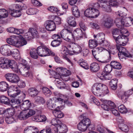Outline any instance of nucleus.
Segmentation results:
<instances>
[{
	"mask_svg": "<svg viewBox=\"0 0 133 133\" xmlns=\"http://www.w3.org/2000/svg\"><path fill=\"white\" fill-rule=\"evenodd\" d=\"M84 114L81 115V117H83L82 120L77 124L78 129L82 132H85L88 128L90 131H93L95 129L94 126L91 124V122L88 118H84Z\"/></svg>",
	"mask_w": 133,
	"mask_h": 133,
	"instance_id": "obj_1",
	"label": "nucleus"
},
{
	"mask_svg": "<svg viewBox=\"0 0 133 133\" xmlns=\"http://www.w3.org/2000/svg\"><path fill=\"white\" fill-rule=\"evenodd\" d=\"M92 90L93 93L97 96H101L103 94V96L109 93L107 87L105 85L101 83H96L94 84L92 87Z\"/></svg>",
	"mask_w": 133,
	"mask_h": 133,
	"instance_id": "obj_2",
	"label": "nucleus"
},
{
	"mask_svg": "<svg viewBox=\"0 0 133 133\" xmlns=\"http://www.w3.org/2000/svg\"><path fill=\"white\" fill-rule=\"evenodd\" d=\"M68 130L66 125L61 122L57 128L52 130L49 126H46L45 129L41 130L40 133H65Z\"/></svg>",
	"mask_w": 133,
	"mask_h": 133,
	"instance_id": "obj_3",
	"label": "nucleus"
},
{
	"mask_svg": "<svg viewBox=\"0 0 133 133\" xmlns=\"http://www.w3.org/2000/svg\"><path fill=\"white\" fill-rule=\"evenodd\" d=\"M116 15L117 16L121 17L122 19H123V26L128 27L130 26L131 25L129 22H131V24H133V19L130 17L128 18L125 17L127 14L121 11H118L116 12Z\"/></svg>",
	"mask_w": 133,
	"mask_h": 133,
	"instance_id": "obj_4",
	"label": "nucleus"
},
{
	"mask_svg": "<svg viewBox=\"0 0 133 133\" xmlns=\"http://www.w3.org/2000/svg\"><path fill=\"white\" fill-rule=\"evenodd\" d=\"M35 114V111L32 109L23 110L21 112L18 117L21 120H25L28 118L33 115Z\"/></svg>",
	"mask_w": 133,
	"mask_h": 133,
	"instance_id": "obj_5",
	"label": "nucleus"
},
{
	"mask_svg": "<svg viewBox=\"0 0 133 133\" xmlns=\"http://www.w3.org/2000/svg\"><path fill=\"white\" fill-rule=\"evenodd\" d=\"M112 69L111 65H107L105 67L103 71L99 74L98 75V77L102 80L109 79L108 76L109 74Z\"/></svg>",
	"mask_w": 133,
	"mask_h": 133,
	"instance_id": "obj_6",
	"label": "nucleus"
},
{
	"mask_svg": "<svg viewBox=\"0 0 133 133\" xmlns=\"http://www.w3.org/2000/svg\"><path fill=\"white\" fill-rule=\"evenodd\" d=\"M60 34L61 37L67 41L71 42L73 40V34L70 30L64 29L61 31Z\"/></svg>",
	"mask_w": 133,
	"mask_h": 133,
	"instance_id": "obj_7",
	"label": "nucleus"
},
{
	"mask_svg": "<svg viewBox=\"0 0 133 133\" xmlns=\"http://www.w3.org/2000/svg\"><path fill=\"white\" fill-rule=\"evenodd\" d=\"M18 72H19L25 77L29 76L30 73L29 70L30 69V66L28 64L24 65L20 63L18 64Z\"/></svg>",
	"mask_w": 133,
	"mask_h": 133,
	"instance_id": "obj_8",
	"label": "nucleus"
},
{
	"mask_svg": "<svg viewBox=\"0 0 133 133\" xmlns=\"http://www.w3.org/2000/svg\"><path fill=\"white\" fill-rule=\"evenodd\" d=\"M99 14L98 10L92 8H88L84 12V14L86 17L92 18L97 17Z\"/></svg>",
	"mask_w": 133,
	"mask_h": 133,
	"instance_id": "obj_9",
	"label": "nucleus"
},
{
	"mask_svg": "<svg viewBox=\"0 0 133 133\" xmlns=\"http://www.w3.org/2000/svg\"><path fill=\"white\" fill-rule=\"evenodd\" d=\"M114 39L117 44L121 46L125 45L128 41V37L124 35H120Z\"/></svg>",
	"mask_w": 133,
	"mask_h": 133,
	"instance_id": "obj_10",
	"label": "nucleus"
},
{
	"mask_svg": "<svg viewBox=\"0 0 133 133\" xmlns=\"http://www.w3.org/2000/svg\"><path fill=\"white\" fill-rule=\"evenodd\" d=\"M11 46L8 44H5L1 46L0 48L1 53L3 55L9 56L11 54V51L10 49Z\"/></svg>",
	"mask_w": 133,
	"mask_h": 133,
	"instance_id": "obj_11",
	"label": "nucleus"
},
{
	"mask_svg": "<svg viewBox=\"0 0 133 133\" xmlns=\"http://www.w3.org/2000/svg\"><path fill=\"white\" fill-rule=\"evenodd\" d=\"M117 48L120 53V55L119 54H118V56L119 58H121V55H123L126 57H128L129 58L132 57L133 56L131 55L130 53H129L127 51L126 49L124 48L123 47L118 46H117Z\"/></svg>",
	"mask_w": 133,
	"mask_h": 133,
	"instance_id": "obj_12",
	"label": "nucleus"
},
{
	"mask_svg": "<svg viewBox=\"0 0 133 133\" xmlns=\"http://www.w3.org/2000/svg\"><path fill=\"white\" fill-rule=\"evenodd\" d=\"M48 48L46 47L40 46L36 50L38 54L41 56H46L48 54L47 51Z\"/></svg>",
	"mask_w": 133,
	"mask_h": 133,
	"instance_id": "obj_13",
	"label": "nucleus"
},
{
	"mask_svg": "<svg viewBox=\"0 0 133 133\" xmlns=\"http://www.w3.org/2000/svg\"><path fill=\"white\" fill-rule=\"evenodd\" d=\"M46 28L49 31H53L56 29V26L55 23L52 21L49 20L45 22Z\"/></svg>",
	"mask_w": 133,
	"mask_h": 133,
	"instance_id": "obj_14",
	"label": "nucleus"
},
{
	"mask_svg": "<svg viewBox=\"0 0 133 133\" xmlns=\"http://www.w3.org/2000/svg\"><path fill=\"white\" fill-rule=\"evenodd\" d=\"M10 68L16 73H18V64H17L16 62L13 60H9L8 63Z\"/></svg>",
	"mask_w": 133,
	"mask_h": 133,
	"instance_id": "obj_15",
	"label": "nucleus"
},
{
	"mask_svg": "<svg viewBox=\"0 0 133 133\" xmlns=\"http://www.w3.org/2000/svg\"><path fill=\"white\" fill-rule=\"evenodd\" d=\"M94 36L95 38V40L99 44H102L103 41H104L105 35L103 33H99L96 35H94Z\"/></svg>",
	"mask_w": 133,
	"mask_h": 133,
	"instance_id": "obj_16",
	"label": "nucleus"
},
{
	"mask_svg": "<svg viewBox=\"0 0 133 133\" xmlns=\"http://www.w3.org/2000/svg\"><path fill=\"white\" fill-rule=\"evenodd\" d=\"M13 90H14L15 97L17 96H19V97H21L22 98H24L25 97V94L20 90L19 88L17 86H14Z\"/></svg>",
	"mask_w": 133,
	"mask_h": 133,
	"instance_id": "obj_17",
	"label": "nucleus"
},
{
	"mask_svg": "<svg viewBox=\"0 0 133 133\" xmlns=\"http://www.w3.org/2000/svg\"><path fill=\"white\" fill-rule=\"evenodd\" d=\"M113 21L110 17H107L104 20L102 24L104 26L107 28H110L113 25Z\"/></svg>",
	"mask_w": 133,
	"mask_h": 133,
	"instance_id": "obj_18",
	"label": "nucleus"
},
{
	"mask_svg": "<svg viewBox=\"0 0 133 133\" xmlns=\"http://www.w3.org/2000/svg\"><path fill=\"white\" fill-rule=\"evenodd\" d=\"M73 34V39L74 38L78 39L82 37L84 35L82 30L80 28H77L75 30Z\"/></svg>",
	"mask_w": 133,
	"mask_h": 133,
	"instance_id": "obj_19",
	"label": "nucleus"
},
{
	"mask_svg": "<svg viewBox=\"0 0 133 133\" xmlns=\"http://www.w3.org/2000/svg\"><path fill=\"white\" fill-rule=\"evenodd\" d=\"M21 103V100L18 99H13L9 101L8 105H10L13 108H17L19 107Z\"/></svg>",
	"mask_w": 133,
	"mask_h": 133,
	"instance_id": "obj_20",
	"label": "nucleus"
},
{
	"mask_svg": "<svg viewBox=\"0 0 133 133\" xmlns=\"http://www.w3.org/2000/svg\"><path fill=\"white\" fill-rule=\"evenodd\" d=\"M103 49H105L102 47H97L95 48L92 50L91 51L93 56L96 60L99 62H101V61H99L98 60L99 59L97 58V56L98 55L99 52L103 51Z\"/></svg>",
	"mask_w": 133,
	"mask_h": 133,
	"instance_id": "obj_21",
	"label": "nucleus"
},
{
	"mask_svg": "<svg viewBox=\"0 0 133 133\" xmlns=\"http://www.w3.org/2000/svg\"><path fill=\"white\" fill-rule=\"evenodd\" d=\"M27 42L23 38L19 39L18 40L16 39L14 46L17 48L23 46L27 44Z\"/></svg>",
	"mask_w": 133,
	"mask_h": 133,
	"instance_id": "obj_22",
	"label": "nucleus"
},
{
	"mask_svg": "<svg viewBox=\"0 0 133 133\" xmlns=\"http://www.w3.org/2000/svg\"><path fill=\"white\" fill-rule=\"evenodd\" d=\"M9 59L4 57L0 58V67L2 69H6L8 68V63Z\"/></svg>",
	"mask_w": 133,
	"mask_h": 133,
	"instance_id": "obj_23",
	"label": "nucleus"
},
{
	"mask_svg": "<svg viewBox=\"0 0 133 133\" xmlns=\"http://www.w3.org/2000/svg\"><path fill=\"white\" fill-rule=\"evenodd\" d=\"M38 130L36 128L32 126L28 127L25 128L24 133H38Z\"/></svg>",
	"mask_w": 133,
	"mask_h": 133,
	"instance_id": "obj_24",
	"label": "nucleus"
},
{
	"mask_svg": "<svg viewBox=\"0 0 133 133\" xmlns=\"http://www.w3.org/2000/svg\"><path fill=\"white\" fill-rule=\"evenodd\" d=\"M90 68L92 72H96L99 70L100 67L98 64L94 62L90 64Z\"/></svg>",
	"mask_w": 133,
	"mask_h": 133,
	"instance_id": "obj_25",
	"label": "nucleus"
},
{
	"mask_svg": "<svg viewBox=\"0 0 133 133\" xmlns=\"http://www.w3.org/2000/svg\"><path fill=\"white\" fill-rule=\"evenodd\" d=\"M67 21L69 25L74 27L76 25V23L75 18L73 16L68 17L67 19Z\"/></svg>",
	"mask_w": 133,
	"mask_h": 133,
	"instance_id": "obj_26",
	"label": "nucleus"
},
{
	"mask_svg": "<svg viewBox=\"0 0 133 133\" xmlns=\"http://www.w3.org/2000/svg\"><path fill=\"white\" fill-rule=\"evenodd\" d=\"M28 92L29 95L32 97H34L37 95L38 91L35 88H30L28 90Z\"/></svg>",
	"mask_w": 133,
	"mask_h": 133,
	"instance_id": "obj_27",
	"label": "nucleus"
},
{
	"mask_svg": "<svg viewBox=\"0 0 133 133\" xmlns=\"http://www.w3.org/2000/svg\"><path fill=\"white\" fill-rule=\"evenodd\" d=\"M52 113L56 117L61 118L64 116V114L60 110L55 109L52 111Z\"/></svg>",
	"mask_w": 133,
	"mask_h": 133,
	"instance_id": "obj_28",
	"label": "nucleus"
},
{
	"mask_svg": "<svg viewBox=\"0 0 133 133\" xmlns=\"http://www.w3.org/2000/svg\"><path fill=\"white\" fill-rule=\"evenodd\" d=\"M32 104L28 100L24 101L21 105L20 108L21 109H28V108L30 107Z\"/></svg>",
	"mask_w": 133,
	"mask_h": 133,
	"instance_id": "obj_29",
	"label": "nucleus"
},
{
	"mask_svg": "<svg viewBox=\"0 0 133 133\" xmlns=\"http://www.w3.org/2000/svg\"><path fill=\"white\" fill-rule=\"evenodd\" d=\"M71 11L72 14L76 17H78L80 15V13L78 7L76 5H74L72 8Z\"/></svg>",
	"mask_w": 133,
	"mask_h": 133,
	"instance_id": "obj_30",
	"label": "nucleus"
},
{
	"mask_svg": "<svg viewBox=\"0 0 133 133\" xmlns=\"http://www.w3.org/2000/svg\"><path fill=\"white\" fill-rule=\"evenodd\" d=\"M8 87L9 85L6 82L2 81L0 83V91H5L7 90Z\"/></svg>",
	"mask_w": 133,
	"mask_h": 133,
	"instance_id": "obj_31",
	"label": "nucleus"
},
{
	"mask_svg": "<svg viewBox=\"0 0 133 133\" xmlns=\"http://www.w3.org/2000/svg\"><path fill=\"white\" fill-rule=\"evenodd\" d=\"M9 13L12 16L14 17H19L21 15V13L19 10H11L9 11Z\"/></svg>",
	"mask_w": 133,
	"mask_h": 133,
	"instance_id": "obj_32",
	"label": "nucleus"
},
{
	"mask_svg": "<svg viewBox=\"0 0 133 133\" xmlns=\"http://www.w3.org/2000/svg\"><path fill=\"white\" fill-rule=\"evenodd\" d=\"M117 80L116 79H112L109 83V85L112 89L115 90L117 88Z\"/></svg>",
	"mask_w": 133,
	"mask_h": 133,
	"instance_id": "obj_33",
	"label": "nucleus"
},
{
	"mask_svg": "<svg viewBox=\"0 0 133 133\" xmlns=\"http://www.w3.org/2000/svg\"><path fill=\"white\" fill-rule=\"evenodd\" d=\"M123 19L121 18H117L115 21V23L117 26L121 29L123 28Z\"/></svg>",
	"mask_w": 133,
	"mask_h": 133,
	"instance_id": "obj_34",
	"label": "nucleus"
},
{
	"mask_svg": "<svg viewBox=\"0 0 133 133\" xmlns=\"http://www.w3.org/2000/svg\"><path fill=\"white\" fill-rule=\"evenodd\" d=\"M112 68L116 69H120L122 68L121 64L119 62L115 61H112L110 63Z\"/></svg>",
	"mask_w": 133,
	"mask_h": 133,
	"instance_id": "obj_35",
	"label": "nucleus"
},
{
	"mask_svg": "<svg viewBox=\"0 0 133 133\" xmlns=\"http://www.w3.org/2000/svg\"><path fill=\"white\" fill-rule=\"evenodd\" d=\"M61 79L58 78H56V79L55 80V82L57 84L60 85L61 86L59 87L58 85V87L60 89H64L65 87H66V85L62 81Z\"/></svg>",
	"mask_w": 133,
	"mask_h": 133,
	"instance_id": "obj_36",
	"label": "nucleus"
},
{
	"mask_svg": "<svg viewBox=\"0 0 133 133\" xmlns=\"http://www.w3.org/2000/svg\"><path fill=\"white\" fill-rule=\"evenodd\" d=\"M9 99L4 95L0 96V102L6 105H9Z\"/></svg>",
	"mask_w": 133,
	"mask_h": 133,
	"instance_id": "obj_37",
	"label": "nucleus"
},
{
	"mask_svg": "<svg viewBox=\"0 0 133 133\" xmlns=\"http://www.w3.org/2000/svg\"><path fill=\"white\" fill-rule=\"evenodd\" d=\"M118 127L121 130L125 132H128L129 130V128L128 126L124 123L119 124Z\"/></svg>",
	"mask_w": 133,
	"mask_h": 133,
	"instance_id": "obj_38",
	"label": "nucleus"
},
{
	"mask_svg": "<svg viewBox=\"0 0 133 133\" xmlns=\"http://www.w3.org/2000/svg\"><path fill=\"white\" fill-rule=\"evenodd\" d=\"M8 13L7 11L4 9H0V19L7 17Z\"/></svg>",
	"mask_w": 133,
	"mask_h": 133,
	"instance_id": "obj_39",
	"label": "nucleus"
},
{
	"mask_svg": "<svg viewBox=\"0 0 133 133\" xmlns=\"http://www.w3.org/2000/svg\"><path fill=\"white\" fill-rule=\"evenodd\" d=\"M11 37V38H9L6 39V42L8 44L14 46L16 39V37L15 36H12Z\"/></svg>",
	"mask_w": 133,
	"mask_h": 133,
	"instance_id": "obj_40",
	"label": "nucleus"
},
{
	"mask_svg": "<svg viewBox=\"0 0 133 133\" xmlns=\"http://www.w3.org/2000/svg\"><path fill=\"white\" fill-rule=\"evenodd\" d=\"M30 54L31 57L34 59H36L38 57V54L36 49L35 48L33 49L30 50Z\"/></svg>",
	"mask_w": 133,
	"mask_h": 133,
	"instance_id": "obj_41",
	"label": "nucleus"
},
{
	"mask_svg": "<svg viewBox=\"0 0 133 133\" xmlns=\"http://www.w3.org/2000/svg\"><path fill=\"white\" fill-rule=\"evenodd\" d=\"M72 49L73 50V52L77 53H79L81 51V46L78 44L75 43Z\"/></svg>",
	"mask_w": 133,
	"mask_h": 133,
	"instance_id": "obj_42",
	"label": "nucleus"
},
{
	"mask_svg": "<svg viewBox=\"0 0 133 133\" xmlns=\"http://www.w3.org/2000/svg\"><path fill=\"white\" fill-rule=\"evenodd\" d=\"M98 44L96 40H90L89 41V48L91 49L95 48Z\"/></svg>",
	"mask_w": 133,
	"mask_h": 133,
	"instance_id": "obj_43",
	"label": "nucleus"
},
{
	"mask_svg": "<svg viewBox=\"0 0 133 133\" xmlns=\"http://www.w3.org/2000/svg\"><path fill=\"white\" fill-rule=\"evenodd\" d=\"M78 63L80 66L83 68L85 69H88L89 68L88 65L83 60H80Z\"/></svg>",
	"mask_w": 133,
	"mask_h": 133,
	"instance_id": "obj_44",
	"label": "nucleus"
},
{
	"mask_svg": "<svg viewBox=\"0 0 133 133\" xmlns=\"http://www.w3.org/2000/svg\"><path fill=\"white\" fill-rule=\"evenodd\" d=\"M61 121L58 118H54L52 119L51 121L52 125L58 127L61 123Z\"/></svg>",
	"mask_w": 133,
	"mask_h": 133,
	"instance_id": "obj_45",
	"label": "nucleus"
},
{
	"mask_svg": "<svg viewBox=\"0 0 133 133\" xmlns=\"http://www.w3.org/2000/svg\"><path fill=\"white\" fill-rule=\"evenodd\" d=\"M10 82L11 83H16L19 81V77L15 74H14Z\"/></svg>",
	"mask_w": 133,
	"mask_h": 133,
	"instance_id": "obj_46",
	"label": "nucleus"
},
{
	"mask_svg": "<svg viewBox=\"0 0 133 133\" xmlns=\"http://www.w3.org/2000/svg\"><path fill=\"white\" fill-rule=\"evenodd\" d=\"M38 12V10L36 9L31 8L28 9L26 11L27 14L29 15L36 14Z\"/></svg>",
	"mask_w": 133,
	"mask_h": 133,
	"instance_id": "obj_47",
	"label": "nucleus"
},
{
	"mask_svg": "<svg viewBox=\"0 0 133 133\" xmlns=\"http://www.w3.org/2000/svg\"><path fill=\"white\" fill-rule=\"evenodd\" d=\"M119 111L122 114H124L127 112L126 108L123 105H121L118 107Z\"/></svg>",
	"mask_w": 133,
	"mask_h": 133,
	"instance_id": "obj_48",
	"label": "nucleus"
},
{
	"mask_svg": "<svg viewBox=\"0 0 133 133\" xmlns=\"http://www.w3.org/2000/svg\"><path fill=\"white\" fill-rule=\"evenodd\" d=\"M43 92L44 94L47 96H50L51 94L50 90L46 87H43L42 88Z\"/></svg>",
	"mask_w": 133,
	"mask_h": 133,
	"instance_id": "obj_49",
	"label": "nucleus"
},
{
	"mask_svg": "<svg viewBox=\"0 0 133 133\" xmlns=\"http://www.w3.org/2000/svg\"><path fill=\"white\" fill-rule=\"evenodd\" d=\"M127 95L126 92H124L122 93L121 95V98L122 102L123 103H125L127 101L128 98L129 97Z\"/></svg>",
	"mask_w": 133,
	"mask_h": 133,
	"instance_id": "obj_50",
	"label": "nucleus"
},
{
	"mask_svg": "<svg viewBox=\"0 0 133 133\" xmlns=\"http://www.w3.org/2000/svg\"><path fill=\"white\" fill-rule=\"evenodd\" d=\"M24 36L25 38L26 39L29 41L33 39L34 37L28 31L25 34Z\"/></svg>",
	"mask_w": 133,
	"mask_h": 133,
	"instance_id": "obj_51",
	"label": "nucleus"
},
{
	"mask_svg": "<svg viewBox=\"0 0 133 133\" xmlns=\"http://www.w3.org/2000/svg\"><path fill=\"white\" fill-rule=\"evenodd\" d=\"M61 43V41L60 40H58L57 39H55L52 41L51 45L53 47H55L59 46Z\"/></svg>",
	"mask_w": 133,
	"mask_h": 133,
	"instance_id": "obj_52",
	"label": "nucleus"
},
{
	"mask_svg": "<svg viewBox=\"0 0 133 133\" xmlns=\"http://www.w3.org/2000/svg\"><path fill=\"white\" fill-rule=\"evenodd\" d=\"M35 101L39 103L43 104L45 103V101L42 97L40 96H37L35 98Z\"/></svg>",
	"mask_w": 133,
	"mask_h": 133,
	"instance_id": "obj_53",
	"label": "nucleus"
},
{
	"mask_svg": "<svg viewBox=\"0 0 133 133\" xmlns=\"http://www.w3.org/2000/svg\"><path fill=\"white\" fill-rule=\"evenodd\" d=\"M28 32H30L31 34L34 37L36 36L38 34V32L34 28H30Z\"/></svg>",
	"mask_w": 133,
	"mask_h": 133,
	"instance_id": "obj_54",
	"label": "nucleus"
},
{
	"mask_svg": "<svg viewBox=\"0 0 133 133\" xmlns=\"http://www.w3.org/2000/svg\"><path fill=\"white\" fill-rule=\"evenodd\" d=\"M5 121L8 124L12 123L15 121L14 118L12 116L8 117L6 118Z\"/></svg>",
	"mask_w": 133,
	"mask_h": 133,
	"instance_id": "obj_55",
	"label": "nucleus"
},
{
	"mask_svg": "<svg viewBox=\"0 0 133 133\" xmlns=\"http://www.w3.org/2000/svg\"><path fill=\"white\" fill-rule=\"evenodd\" d=\"M121 30H120L117 28L114 29L112 31V34L113 35V37L114 38H115L116 37L115 35H118L120 33Z\"/></svg>",
	"mask_w": 133,
	"mask_h": 133,
	"instance_id": "obj_56",
	"label": "nucleus"
},
{
	"mask_svg": "<svg viewBox=\"0 0 133 133\" xmlns=\"http://www.w3.org/2000/svg\"><path fill=\"white\" fill-rule=\"evenodd\" d=\"M48 9V10L51 12L54 13L56 12L57 14H58V13L59 11L57 8L53 6H50Z\"/></svg>",
	"mask_w": 133,
	"mask_h": 133,
	"instance_id": "obj_57",
	"label": "nucleus"
},
{
	"mask_svg": "<svg viewBox=\"0 0 133 133\" xmlns=\"http://www.w3.org/2000/svg\"><path fill=\"white\" fill-rule=\"evenodd\" d=\"M14 74L11 73H7L5 74L4 77L7 80L10 82Z\"/></svg>",
	"mask_w": 133,
	"mask_h": 133,
	"instance_id": "obj_58",
	"label": "nucleus"
},
{
	"mask_svg": "<svg viewBox=\"0 0 133 133\" xmlns=\"http://www.w3.org/2000/svg\"><path fill=\"white\" fill-rule=\"evenodd\" d=\"M8 95L11 97H15L14 90H13V87L9 89L8 91Z\"/></svg>",
	"mask_w": 133,
	"mask_h": 133,
	"instance_id": "obj_59",
	"label": "nucleus"
},
{
	"mask_svg": "<svg viewBox=\"0 0 133 133\" xmlns=\"http://www.w3.org/2000/svg\"><path fill=\"white\" fill-rule=\"evenodd\" d=\"M53 21L55 23V24H60L61 23V18L60 17L58 16L55 17Z\"/></svg>",
	"mask_w": 133,
	"mask_h": 133,
	"instance_id": "obj_60",
	"label": "nucleus"
},
{
	"mask_svg": "<svg viewBox=\"0 0 133 133\" xmlns=\"http://www.w3.org/2000/svg\"><path fill=\"white\" fill-rule=\"evenodd\" d=\"M97 131L100 133H104L105 131L103 126L101 125H98L97 126Z\"/></svg>",
	"mask_w": 133,
	"mask_h": 133,
	"instance_id": "obj_61",
	"label": "nucleus"
},
{
	"mask_svg": "<svg viewBox=\"0 0 133 133\" xmlns=\"http://www.w3.org/2000/svg\"><path fill=\"white\" fill-rule=\"evenodd\" d=\"M110 110L115 116H119V113L115 108H110Z\"/></svg>",
	"mask_w": 133,
	"mask_h": 133,
	"instance_id": "obj_62",
	"label": "nucleus"
},
{
	"mask_svg": "<svg viewBox=\"0 0 133 133\" xmlns=\"http://www.w3.org/2000/svg\"><path fill=\"white\" fill-rule=\"evenodd\" d=\"M8 114L9 116H13L15 113V110L13 108H10L8 110Z\"/></svg>",
	"mask_w": 133,
	"mask_h": 133,
	"instance_id": "obj_63",
	"label": "nucleus"
},
{
	"mask_svg": "<svg viewBox=\"0 0 133 133\" xmlns=\"http://www.w3.org/2000/svg\"><path fill=\"white\" fill-rule=\"evenodd\" d=\"M109 5L112 6H116L117 4L118 3L116 0H110L109 2Z\"/></svg>",
	"mask_w": 133,
	"mask_h": 133,
	"instance_id": "obj_64",
	"label": "nucleus"
}]
</instances>
